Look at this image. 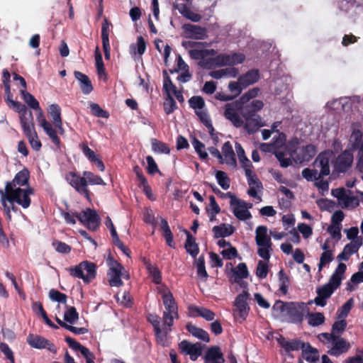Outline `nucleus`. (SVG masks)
<instances>
[{
  "label": "nucleus",
  "instance_id": "obj_1",
  "mask_svg": "<svg viewBox=\"0 0 363 363\" xmlns=\"http://www.w3.org/2000/svg\"><path fill=\"white\" fill-rule=\"evenodd\" d=\"M331 155L328 152H320L315 159L314 169L305 168L302 170V177L308 182H315L330 174V162Z\"/></svg>",
  "mask_w": 363,
  "mask_h": 363
},
{
  "label": "nucleus",
  "instance_id": "obj_2",
  "mask_svg": "<svg viewBox=\"0 0 363 363\" xmlns=\"http://www.w3.org/2000/svg\"><path fill=\"white\" fill-rule=\"evenodd\" d=\"M245 56L242 53L219 54L214 57H209L206 62H202L201 67L211 69L216 67L234 66L244 62Z\"/></svg>",
  "mask_w": 363,
  "mask_h": 363
},
{
  "label": "nucleus",
  "instance_id": "obj_3",
  "mask_svg": "<svg viewBox=\"0 0 363 363\" xmlns=\"http://www.w3.org/2000/svg\"><path fill=\"white\" fill-rule=\"evenodd\" d=\"M0 192L4 196L3 191ZM5 198L10 203L16 202L21 206L23 208H28L31 203L30 195L33 194V189L30 187L26 189L20 187L12 189L10 183H6L5 186Z\"/></svg>",
  "mask_w": 363,
  "mask_h": 363
},
{
  "label": "nucleus",
  "instance_id": "obj_4",
  "mask_svg": "<svg viewBox=\"0 0 363 363\" xmlns=\"http://www.w3.org/2000/svg\"><path fill=\"white\" fill-rule=\"evenodd\" d=\"M249 101V97L243 94L238 100L226 104L225 106L224 116L226 119L230 121L233 125L236 128H240L243 125V120L240 116L239 113L243 111V108Z\"/></svg>",
  "mask_w": 363,
  "mask_h": 363
},
{
  "label": "nucleus",
  "instance_id": "obj_5",
  "mask_svg": "<svg viewBox=\"0 0 363 363\" xmlns=\"http://www.w3.org/2000/svg\"><path fill=\"white\" fill-rule=\"evenodd\" d=\"M78 220L89 230L96 231L99 228L101 218L94 209L86 208L77 216Z\"/></svg>",
  "mask_w": 363,
  "mask_h": 363
},
{
  "label": "nucleus",
  "instance_id": "obj_6",
  "mask_svg": "<svg viewBox=\"0 0 363 363\" xmlns=\"http://www.w3.org/2000/svg\"><path fill=\"white\" fill-rule=\"evenodd\" d=\"M309 311L305 303H287L286 314L291 323H302L304 315Z\"/></svg>",
  "mask_w": 363,
  "mask_h": 363
},
{
  "label": "nucleus",
  "instance_id": "obj_7",
  "mask_svg": "<svg viewBox=\"0 0 363 363\" xmlns=\"http://www.w3.org/2000/svg\"><path fill=\"white\" fill-rule=\"evenodd\" d=\"M65 179L79 194L91 201V193L86 188V178H84V176L80 177L74 172H69L66 174Z\"/></svg>",
  "mask_w": 363,
  "mask_h": 363
},
{
  "label": "nucleus",
  "instance_id": "obj_8",
  "mask_svg": "<svg viewBox=\"0 0 363 363\" xmlns=\"http://www.w3.org/2000/svg\"><path fill=\"white\" fill-rule=\"evenodd\" d=\"M250 298V294L247 291H243L238 294L234 301V306L236 308L234 310L235 317H238L241 319L240 322L246 320L248 316L250 308L248 306L247 300Z\"/></svg>",
  "mask_w": 363,
  "mask_h": 363
},
{
  "label": "nucleus",
  "instance_id": "obj_9",
  "mask_svg": "<svg viewBox=\"0 0 363 363\" xmlns=\"http://www.w3.org/2000/svg\"><path fill=\"white\" fill-rule=\"evenodd\" d=\"M240 114L245 121V123H243L242 126L250 135L254 134L261 127L264 125V123L258 114H252L248 111L242 112Z\"/></svg>",
  "mask_w": 363,
  "mask_h": 363
},
{
  "label": "nucleus",
  "instance_id": "obj_10",
  "mask_svg": "<svg viewBox=\"0 0 363 363\" xmlns=\"http://www.w3.org/2000/svg\"><path fill=\"white\" fill-rule=\"evenodd\" d=\"M178 347L180 353L189 355L192 361H196L201 355L203 351V345L201 342L191 343L186 340L181 341Z\"/></svg>",
  "mask_w": 363,
  "mask_h": 363
},
{
  "label": "nucleus",
  "instance_id": "obj_11",
  "mask_svg": "<svg viewBox=\"0 0 363 363\" xmlns=\"http://www.w3.org/2000/svg\"><path fill=\"white\" fill-rule=\"evenodd\" d=\"M28 344L36 349H47L50 352L55 354L57 352L56 346L49 340L38 335L30 333L26 339Z\"/></svg>",
  "mask_w": 363,
  "mask_h": 363
},
{
  "label": "nucleus",
  "instance_id": "obj_12",
  "mask_svg": "<svg viewBox=\"0 0 363 363\" xmlns=\"http://www.w3.org/2000/svg\"><path fill=\"white\" fill-rule=\"evenodd\" d=\"M182 29L186 34V38L194 40H204L207 38V29L200 26L191 23H185Z\"/></svg>",
  "mask_w": 363,
  "mask_h": 363
},
{
  "label": "nucleus",
  "instance_id": "obj_13",
  "mask_svg": "<svg viewBox=\"0 0 363 363\" xmlns=\"http://www.w3.org/2000/svg\"><path fill=\"white\" fill-rule=\"evenodd\" d=\"M352 162V154L348 150H345L336 158L334 169L337 173H345L351 167Z\"/></svg>",
  "mask_w": 363,
  "mask_h": 363
},
{
  "label": "nucleus",
  "instance_id": "obj_14",
  "mask_svg": "<svg viewBox=\"0 0 363 363\" xmlns=\"http://www.w3.org/2000/svg\"><path fill=\"white\" fill-rule=\"evenodd\" d=\"M277 343L281 347L286 354L292 351H298L303 350L307 345V342H304L299 339H293L291 340H287L284 336L280 335L277 339Z\"/></svg>",
  "mask_w": 363,
  "mask_h": 363
},
{
  "label": "nucleus",
  "instance_id": "obj_15",
  "mask_svg": "<svg viewBox=\"0 0 363 363\" xmlns=\"http://www.w3.org/2000/svg\"><path fill=\"white\" fill-rule=\"evenodd\" d=\"M331 344L333 346L328 351V353L335 357H338L343 353L347 352L351 347L350 342L340 336H335Z\"/></svg>",
  "mask_w": 363,
  "mask_h": 363
},
{
  "label": "nucleus",
  "instance_id": "obj_16",
  "mask_svg": "<svg viewBox=\"0 0 363 363\" xmlns=\"http://www.w3.org/2000/svg\"><path fill=\"white\" fill-rule=\"evenodd\" d=\"M39 123L43 128L44 131L49 136L52 142L57 147H60V139L57 135L56 129L53 128L52 124L48 122L44 117L43 112H40L38 116Z\"/></svg>",
  "mask_w": 363,
  "mask_h": 363
},
{
  "label": "nucleus",
  "instance_id": "obj_17",
  "mask_svg": "<svg viewBox=\"0 0 363 363\" xmlns=\"http://www.w3.org/2000/svg\"><path fill=\"white\" fill-rule=\"evenodd\" d=\"M65 342L70 348L74 351L80 352L85 357L86 363H95L94 361L95 356L87 347L82 345L79 342L69 336L65 337Z\"/></svg>",
  "mask_w": 363,
  "mask_h": 363
},
{
  "label": "nucleus",
  "instance_id": "obj_18",
  "mask_svg": "<svg viewBox=\"0 0 363 363\" xmlns=\"http://www.w3.org/2000/svg\"><path fill=\"white\" fill-rule=\"evenodd\" d=\"M48 111L55 128L58 130L60 134L63 135L65 133V129L62 126L60 106L57 104H51L49 106Z\"/></svg>",
  "mask_w": 363,
  "mask_h": 363
},
{
  "label": "nucleus",
  "instance_id": "obj_19",
  "mask_svg": "<svg viewBox=\"0 0 363 363\" xmlns=\"http://www.w3.org/2000/svg\"><path fill=\"white\" fill-rule=\"evenodd\" d=\"M252 206V203H247L240 199L239 203L230 205L235 216L241 220H245L251 218V213L247 208H251Z\"/></svg>",
  "mask_w": 363,
  "mask_h": 363
},
{
  "label": "nucleus",
  "instance_id": "obj_20",
  "mask_svg": "<svg viewBox=\"0 0 363 363\" xmlns=\"http://www.w3.org/2000/svg\"><path fill=\"white\" fill-rule=\"evenodd\" d=\"M346 269L347 266L345 264L342 262L339 263L327 284L330 285L334 290L337 289L341 285Z\"/></svg>",
  "mask_w": 363,
  "mask_h": 363
},
{
  "label": "nucleus",
  "instance_id": "obj_21",
  "mask_svg": "<svg viewBox=\"0 0 363 363\" xmlns=\"http://www.w3.org/2000/svg\"><path fill=\"white\" fill-rule=\"evenodd\" d=\"M255 241L259 247H272V241L267 235V228L265 225H259L255 230Z\"/></svg>",
  "mask_w": 363,
  "mask_h": 363
},
{
  "label": "nucleus",
  "instance_id": "obj_22",
  "mask_svg": "<svg viewBox=\"0 0 363 363\" xmlns=\"http://www.w3.org/2000/svg\"><path fill=\"white\" fill-rule=\"evenodd\" d=\"M205 363H224L223 353L218 346L211 347L203 357Z\"/></svg>",
  "mask_w": 363,
  "mask_h": 363
},
{
  "label": "nucleus",
  "instance_id": "obj_23",
  "mask_svg": "<svg viewBox=\"0 0 363 363\" xmlns=\"http://www.w3.org/2000/svg\"><path fill=\"white\" fill-rule=\"evenodd\" d=\"M162 298L163 301V304L165 308L164 311L174 313L175 318L178 319V307L172 292L169 290H168L167 292L164 291L162 294Z\"/></svg>",
  "mask_w": 363,
  "mask_h": 363
},
{
  "label": "nucleus",
  "instance_id": "obj_24",
  "mask_svg": "<svg viewBox=\"0 0 363 363\" xmlns=\"http://www.w3.org/2000/svg\"><path fill=\"white\" fill-rule=\"evenodd\" d=\"M189 311L192 316H201L208 321L213 320L216 316L213 311L204 307L191 305L189 306Z\"/></svg>",
  "mask_w": 363,
  "mask_h": 363
},
{
  "label": "nucleus",
  "instance_id": "obj_25",
  "mask_svg": "<svg viewBox=\"0 0 363 363\" xmlns=\"http://www.w3.org/2000/svg\"><path fill=\"white\" fill-rule=\"evenodd\" d=\"M75 78L79 82L80 89L84 94H89L93 91V86L89 77L85 74L75 71L74 72Z\"/></svg>",
  "mask_w": 363,
  "mask_h": 363
},
{
  "label": "nucleus",
  "instance_id": "obj_26",
  "mask_svg": "<svg viewBox=\"0 0 363 363\" xmlns=\"http://www.w3.org/2000/svg\"><path fill=\"white\" fill-rule=\"evenodd\" d=\"M259 78V73L257 69H250L245 74L240 75L238 77V80L240 84L246 88L249 85L256 83Z\"/></svg>",
  "mask_w": 363,
  "mask_h": 363
},
{
  "label": "nucleus",
  "instance_id": "obj_27",
  "mask_svg": "<svg viewBox=\"0 0 363 363\" xmlns=\"http://www.w3.org/2000/svg\"><path fill=\"white\" fill-rule=\"evenodd\" d=\"M186 239L184 244V248L186 252L194 258H196L199 253V247L196 242L195 238L188 231L185 230Z\"/></svg>",
  "mask_w": 363,
  "mask_h": 363
},
{
  "label": "nucleus",
  "instance_id": "obj_28",
  "mask_svg": "<svg viewBox=\"0 0 363 363\" xmlns=\"http://www.w3.org/2000/svg\"><path fill=\"white\" fill-rule=\"evenodd\" d=\"M29 178L30 172L28 169L24 168L15 175L12 182H7L6 183H10L11 188L16 189L15 187L17 185L19 186L28 185Z\"/></svg>",
  "mask_w": 363,
  "mask_h": 363
},
{
  "label": "nucleus",
  "instance_id": "obj_29",
  "mask_svg": "<svg viewBox=\"0 0 363 363\" xmlns=\"http://www.w3.org/2000/svg\"><path fill=\"white\" fill-rule=\"evenodd\" d=\"M213 237L216 239L225 238L233 234L235 228L230 224L222 223L213 228Z\"/></svg>",
  "mask_w": 363,
  "mask_h": 363
},
{
  "label": "nucleus",
  "instance_id": "obj_30",
  "mask_svg": "<svg viewBox=\"0 0 363 363\" xmlns=\"http://www.w3.org/2000/svg\"><path fill=\"white\" fill-rule=\"evenodd\" d=\"M302 357L309 363H318L320 359L318 350L312 347L310 343L307 342V345L301 352Z\"/></svg>",
  "mask_w": 363,
  "mask_h": 363
},
{
  "label": "nucleus",
  "instance_id": "obj_31",
  "mask_svg": "<svg viewBox=\"0 0 363 363\" xmlns=\"http://www.w3.org/2000/svg\"><path fill=\"white\" fill-rule=\"evenodd\" d=\"M186 329L194 337L206 342H208L210 341L208 333L203 329L195 326L191 323H188L186 325Z\"/></svg>",
  "mask_w": 363,
  "mask_h": 363
},
{
  "label": "nucleus",
  "instance_id": "obj_32",
  "mask_svg": "<svg viewBox=\"0 0 363 363\" xmlns=\"http://www.w3.org/2000/svg\"><path fill=\"white\" fill-rule=\"evenodd\" d=\"M160 228L163 231V236L165 238L167 245L172 247H175L174 242V235L169 226L168 222L166 219L160 218Z\"/></svg>",
  "mask_w": 363,
  "mask_h": 363
},
{
  "label": "nucleus",
  "instance_id": "obj_33",
  "mask_svg": "<svg viewBox=\"0 0 363 363\" xmlns=\"http://www.w3.org/2000/svg\"><path fill=\"white\" fill-rule=\"evenodd\" d=\"M223 155L226 164L235 167L237 165L235 152L229 141L225 142L222 147Z\"/></svg>",
  "mask_w": 363,
  "mask_h": 363
},
{
  "label": "nucleus",
  "instance_id": "obj_34",
  "mask_svg": "<svg viewBox=\"0 0 363 363\" xmlns=\"http://www.w3.org/2000/svg\"><path fill=\"white\" fill-rule=\"evenodd\" d=\"M33 118L28 117H21V125L24 134L27 138L30 137H36V132L35 130L34 125L32 123Z\"/></svg>",
  "mask_w": 363,
  "mask_h": 363
},
{
  "label": "nucleus",
  "instance_id": "obj_35",
  "mask_svg": "<svg viewBox=\"0 0 363 363\" xmlns=\"http://www.w3.org/2000/svg\"><path fill=\"white\" fill-rule=\"evenodd\" d=\"M82 262L83 271L85 270L86 272V274H84V283L89 284L96 277V265L94 262L89 261H83Z\"/></svg>",
  "mask_w": 363,
  "mask_h": 363
},
{
  "label": "nucleus",
  "instance_id": "obj_36",
  "mask_svg": "<svg viewBox=\"0 0 363 363\" xmlns=\"http://www.w3.org/2000/svg\"><path fill=\"white\" fill-rule=\"evenodd\" d=\"M235 279L233 282L240 283L243 279H247L249 276V272L245 263H239L235 269H232Z\"/></svg>",
  "mask_w": 363,
  "mask_h": 363
},
{
  "label": "nucleus",
  "instance_id": "obj_37",
  "mask_svg": "<svg viewBox=\"0 0 363 363\" xmlns=\"http://www.w3.org/2000/svg\"><path fill=\"white\" fill-rule=\"evenodd\" d=\"M122 270H108L107 277L111 286H121L123 284L121 280Z\"/></svg>",
  "mask_w": 363,
  "mask_h": 363
},
{
  "label": "nucleus",
  "instance_id": "obj_38",
  "mask_svg": "<svg viewBox=\"0 0 363 363\" xmlns=\"http://www.w3.org/2000/svg\"><path fill=\"white\" fill-rule=\"evenodd\" d=\"M235 149L241 165L245 169V170L247 168H252L253 166L249 159L245 156V152L242 145L236 143Z\"/></svg>",
  "mask_w": 363,
  "mask_h": 363
},
{
  "label": "nucleus",
  "instance_id": "obj_39",
  "mask_svg": "<svg viewBox=\"0 0 363 363\" xmlns=\"http://www.w3.org/2000/svg\"><path fill=\"white\" fill-rule=\"evenodd\" d=\"M21 94L22 95L23 99L24 101L33 109L34 110H40V112H43L39 102L37 99L29 92L26 91L25 89L21 90Z\"/></svg>",
  "mask_w": 363,
  "mask_h": 363
},
{
  "label": "nucleus",
  "instance_id": "obj_40",
  "mask_svg": "<svg viewBox=\"0 0 363 363\" xmlns=\"http://www.w3.org/2000/svg\"><path fill=\"white\" fill-rule=\"evenodd\" d=\"M79 319V313L74 306H67L64 313V320L69 325L74 324Z\"/></svg>",
  "mask_w": 363,
  "mask_h": 363
},
{
  "label": "nucleus",
  "instance_id": "obj_41",
  "mask_svg": "<svg viewBox=\"0 0 363 363\" xmlns=\"http://www.w3.org/2000/svg\"><path fill=\"white\" fill-rule=\"evenodd\" d=\"M84 178H86V186L88 184L91 185H106V183L104 182L102 178L96 174H94L91 172L84 171L83 172Z\"/></svg>",
  "mask_w": 363,
  "mask_h": 363
},
{
  "label": "nucleus",
  "instance_id": "obj_42",
  "mask_svg": "<svg viewBox=\"0 0 363 363\" xmlns=\"http://www.w3.org/2000/svg\"><path fill=\"white\" fill-rule=\"evenodd\" d=\"M163 91L168 95L174 94L177 90V86L172 83L167 70H163Z\"/></svg>",
  "mask_w": 363,
  "mask_h": 363
},
{
  "label": "nucleus",
  "instance_id": "obj_43",
  "mask_svg": "<svg viewBox=\"0 0 363 363\" xmlns=\"http://www.w3.org/2000/svg\"><path fill=\"white\" fill-rule=\"evenodd\" d=\"M130 52L139 55H142L145 53L146 50V43L143 36L140 35L137 38V43L132 44L130 46Z\"/></svg>",
  "mask_w": 363,
  "mask_h": 363
},
{
  "label": "nucleus",
  "instance_id": "obj_44",
  "mask_svg": "<svg viewBox=\"0 0 363 363\" xmlns=\"http://www.w3.org/2000/svg\"><path fill=\"white\" fill-rule=\"evenodd\" d=\"M164 111L167 115L172 113L177 108V105L172 94L168 93L164 97L163 104Z\"/></svg>",
  "mask_w": 363,
  "mask_h": 363
},
{
  "label": "nucleus",
  "instance_id": "obj_45",
  "mask_svg": "<svg viewBox=\"0 0 363 363\" xmlns=\"http://www.w3.org/2000/svg\"><path fill=\"white\" fill-rule=\"evenodd\" d=\"M308 313V323L310 325L316 327L325 322V316L321 313Z\"/></svg>",
  "mask_w": 363,
  "mask_h": 363
},
{
  "label": "nucleus",
  "instance_id": "obj_46",
  "mask_svg": "<svg viewBox=\"0 0 363 363\" xmlns=\"http://www.w3.org/2000/svg\"><path fill=\"white\" fill-rule=\"evenodd\" d=\"M10 103L13 107V108L18 113H20V118L21 117H28L27 115L30 118H32V112L30 111H28L27 107L18 102V101H13V99H11L10 100Z\"/></svg>",
  "mask_w": 363,
  "mask_h": 363
},
{
  "label": "nucleus",
  "instance_id": "obj_47",
  "mask_svg": "<svg viewBox=\"0 0 363 363\" xmlns=\"http://www.w3.org/2000/svg\"><path fill=\"white\" fill-rule=\"evenodd\" d=\"M362 244V238H357L356 240L351 241L350 243L347 244L344 247L343 250L347 253V255L351 256L358 252Z\"/></svg>",
  "mask_w": 363,
  "mask_h": 363
},
{
  "label": "nucleus",
  "instance_id": "obj_48",
  "mask_svg": "<svg viewBox=\"0 0 363 363\" xmlns=\"http://www.w3.org/2000/svg\"><path fill=\"white\" fill-rule=\"evenodd\" d=\"M285 139V135L284 134H281V135H280L279 136V138L274 140V143H262L260 145V150L262 151V152H273L274 151H276L274 149H275V147L277 145H279V143H281V144H283L284 143V140Z\"/></svg>",
  "mask_w": 363,
  "mask_h": 363
},
{
  "label": "nucleus",
  "instance_id": "obj_49",
  "mask_svg": "<svg viewBox=\"0 0 363 363\" xmlns=\"http://www.w3.org/2000/svg\"><path fill=\"white\" fill-rule=\"evenodd\" d=\"M152 148L155 152L169 155L170 149L168 145L164 142L160 141L157 139L152 140Z\"/></svg>",
  "mask_w": 363,
  "mask_h": 363
},
{
  "label": "nucleus",
  "instance_id": "obj_50",
  "mask_svg": "<svg viewBox=\"0 0 363 363\" xmlns=\"http://www.w3.org/2000/svg\"><path fill=\"white\" fill-rule=\"evenodd\" d=\"M216 178L218 184L221 186L224 190H227L229 189L230 185V179L227 176L225 172L218 170L216 173Z\"/></svg>",
  "mask_w": 363,
  "mask_h": 363
},
{
  "label": "nucleus",
  "instance_id": "obj_51",
  "mask_svg": "<svg viewBox=\"0 0 363 363\" xmlns=\"http://www.w3.org/2000/svg\"><path fill=\"white\" fill-rule=\"evenodd\" d=\"M278 274L280 282L279 290L284 295H286L288 292V287L289 286V277L283 269H281Z\"/></svg>",
  "mask_w": 363,
  "mask_h": 363
},
{
  "label": "nucleus",
  "instance_id": "obj_52",
  "mask_svg": "<svg viewBox=\"0 0 363 363\" xmlns=\"http://www.w3.org/2000/svg\"><path fill=\"white\" fill-rule=\"evenodd\" d=\"M110 27H112V23L105 17L101 25L102 43H109Z\"/></svg>",
  "mask_w": 363,
  "mask_h": 363
},
{
  "label": "nucleus",
  "instance_id": "obj_53",
  "mask_svg": "<svg viewBox=\"0 0 363 363\" xmlns=\"http://www.w3.org/2000/svg\"><path fill=\"white\" fill-rule=\"evenodd\" d=\"M189 55L190 57L195 60H199V66L203 65L202 62H206L208 58H206L205 49H190L189 50Z\"/></svg>",
  "mask_w": 363,
  "mask_h": 363
},
{
  "label": "nucleus",
  "instance_id": "obj_54",
  "mask_svg": "<svg viewBox=\"0 0 363 363\" xmlns=\"http://www.w3.org/2000/svg\"><path fill=\"white\" fill-rule=\"evenodd\" d=\"M274 155L280 162V166L281 167L286 168L292 164L291 159L289 157H286V154L285 152L277 150L274 152Z\"/></svg>",
  "mask_w": 363,
  "mask_h": 363
},
{
  "label": "nucleus",
  "instance_id": "obj_55",
  "mask_svg": "<svg viewBox=\"0 0 363 363\" xmlns=\"http://www.w3.org/2000/svg\"><path fill=\"white\" fill-rule=\"evenodd\" d=\"M264 106V104L261 100H253L250 104H247L243 111H248L252 114H257V113L260 111Z\"/></svg>",
  "mask_w": 363,
  "mask_h": 363
},
{
  "label": "nucleus",
  "instance_id": "obj_56",
  "mask_svg": "<svg viewBox=\"0 0 363 363\" xmlns=\"http://www.w3.org/2000/svg\"><path fill=\"white\" fill-rule=\"evenodd\" d=\"M316 150L314 145H308L301 148V159L308 161L315 156Z\"/></svg>",
  "mask_w": 363,
  "mask_h": 363
},
{
  "label": "nucleus",
  "instance_id": "obj_57",
  "mask_svg": "<svg viewBox=\"0 0 363 363\" xmlns=\"http://www.w3.org/2000/svg\"><path fill=\"white\" fill-rule=\"evenodd\" d=\"M245 172L250 186L255 185L257 188L262 187V183L259 182L257 175L252 172V168H247Z\"/></svg>",
  "mask_w": 363,
  "mask_h": 363
},
{
  "label": "nucleus",
  "instance_id": "obj_58",
  "mask_svg": "<svg viewBox=\"0 0 363 363\" xmlns=\"http://www.w3.org/2000/svg\"><path fill=\"white\" fill-rule=\"evenodd\" d=\"M347 328V322L345 320L335 321L333 325L331 332L335 336H340Z\"/></svg>",
  "mask_w": 363,
  "mask_h": 363
},
{
  "label": "nucleus",
  "instance_id": "obj_59",
  "mask_svg": "<svg viewBox=\"0 0 363 363\" xmlns=\"http://www.w3.org/2000/svg\"><path fill=\"white\" fill-rule=\"evenodd\" d=\"M49 297L52 301L65 304L67 303V296L55 289H50L49 291Z\"/></svg>",
  "mask_w": 363,
  "mask_h": 363
},
{
  "label": "nucleus",
  "instance_id": "obj_60",
  "mask_svg": "<svg viewBox=\"0 0 363 363\" xmlns=\"http://www.w3.org/2000/svg\"><path fill=\"white\" fill-rule=\"evenodd\" d=\"M91 114L96 117L108 118L109 113L108 111L102 109L101 106L97 104H91L90 105Z\"/></svg>",
  "mask_w": 363,
  "mask_h": 363
},
{
  "label": "nucleus",
  "instance_id": "obj_61",
  "mask_svg": "<svg viewBox=\"0 0 363 363\" xmlns=\"http://www.w3.org/2000/svg\"><path fill=\"white\" fill-rule=\"evenodd\" d=\"M353 302V299L350 298L340 308L337 310V315L339 318H345L348 315L352 309Z\"/></svg>",
  "mask_w": 363,
  "mask_h": 363
},
{
  "label": "nucleus",
  "instance_id": "obj_62",
  "mask_svg": "<svg viewBox=\"0 0 363 363\" xmlns=\"http://www.w3.org/2000/svg\"><path fill=\"white\" fill-rule=\"evenodd\" d=\"M52 245L55 247V250L62 254H68L71 252L72 247L69 245L59 240H54Z\"/></svg>",
  "mask_w": 363,
  "mask_h": 363
},
{
  "label": "nucleus",
  "instance_id": "obj_63",
  "mask_svg": "<svg viewBox=\"0 0 363 363\" xmlns=\"http://www.w3.org/2000/svg\"><path fill=\"white\" fill-rule=\"evenodd\" d=\"M334 291L335 290L330 285L326 284L322 286L318 287L316 289L317 295L327 299L331 296Z\"/></svg>",
  "mask_w": 363,
  "mask_h": 363
},
{
  "label": "nucleus",
  "instance_id": "obj_64",
  "mask_svg": "<svg viewBox=\"0 0 363 363\" xmlns=\"http://www.w3.org/2000/svg\"><path fill=\"white\" fill-rule=\"evenodd\" d=\"M269 272L268 264L263 261L259 260L257 263L256 269V275L259 279H264L267 277Z\"/></svg>",
  "mask_w": 363,
  "mask_h": 363
}]
</instances>
